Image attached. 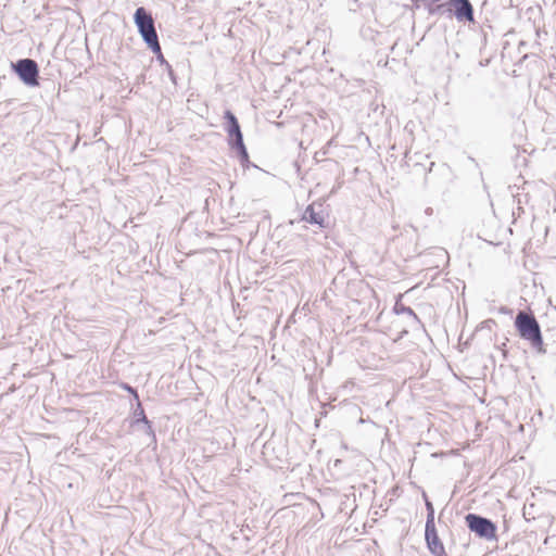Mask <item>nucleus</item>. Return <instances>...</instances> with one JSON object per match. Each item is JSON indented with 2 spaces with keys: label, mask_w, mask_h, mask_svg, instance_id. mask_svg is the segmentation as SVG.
Instances as JSON below:
<instances>
[{
  "label": "nucleus",
  "mask_w": 556,
  "mask_h": 556,
  "mask_svg": "<svg viewBox=\"0 0 556 556\" xmlns=\"http://www.w3.org/2000/svg\"><path fill=\"white\" fill-rule=\"evenodd\" d=\"M514 324L521 339L528 341L538 353H546L540 324L532 313L519 311Z\"/></svg>",
  "instance_id": "nucleus-1"
},
{
  "label": "nucleus",
  "mask_w": 556,
  "mask_h": 556,
  "mask_svg": "<svg viewBox=\"0 0 556 556\" xmlns=\"http://www.w3.org/2000/svg\"><path fill=\"white\" fill-rule=\"evenodd\" d=\"M430 14H447L459 23H475V11L469 0H443L429 7Z\"/></svg>",
  "instance_id": "nucleus-2"
},
{
  "label": "nucleus",
  "mask_w": 556,
  "mask_h": 556,
  "mask_svg": "<svg viewBox=\"0 0 556 556\" xmlns=\"http://www.w3.org/2000/svg\"><path fill=\"white\" fill-rule=\"evenodd\" d=\"M224 118V128L228 135V144L230 146L231 149L237 151V154L242 165H244L245 163H249V153L243 142V135L238 118L229 110L225 111Z\"/></svg>",
  "instance_id": "nucleus-3"
},
{
  "label": "nucleus",
  "mask_w": 556,
  "mask_h": 556,
  "mask_svg": "<svg viewBox=\"0 0 556 556\" xmlns=\"http://www.w3.org/2000/svg\"><path fill=\"white\" fill-rule=\"evenodd\" d=\"M134 22L138 28V33L152 52L159 51V37L156 34L154 20L149 11L143 7L136 9Z\"/></svg>",
  "instance_id": "nucleus-4"
},
{
  "label": "nucleus",
  "mask_w": 556,
  "mask_h": 556,
  "mask_svg": "<svg viewBox=\"0 0 556 556\" xmlns=\"http://www.w3.org/2000/svg\"><path fill=\"white\" fill-rule=\"evenodd\" d=\"M466 526L480 539L496 540V525L489 518L469 513L465 516Z\"/></svg>",
  "instance_id": "nucleus-5"
},
{
  "label": "nucleus",
  "mask_w": 556,
  "mask_h": 556,
  "mask_svg": "<svg viewBox=\"0 0 556 556\" xmlns=\"http://www.w3.org/2000/svg\"><path fill=\"white\" fill-rule=\"evenodd\" d=\"M20 79L27 86L35 87L39 85V68L36 61L31 59H21L13 65Z\"/></svg>",
  "instance_id": "nucleus-6"
},
{
  "label": "nucleus",
  "mask_w": 556,
  "mask_h": 556,
  "mask_svg": "<svg viewBox=\"0 0 556 556\" xmlns=\"http://www.w3.org/2000/svg\"><path fill=\"white\" fill-rule=\"evenodd\" d=\"M328 214L325 211L324 204L320 201H314L304 210L301 220L311 225H317L319 228L328 227Z\"/></svg>",
  "instance_id": "nucleus-7"
},
{
  "label": "nucleus",
  "mask_w": 556,
  "mask_h": 556,
  "mask_svg": "<svg viewBox=\"0 0 556 556\" xmlns=\"http://www.w3.org/2000/svg\"><path fill=\"white\" fill-rule=\"evenodd\" d=\"M425 539L428 545L429 551L432 555H435L438 553L443 554L444 546L437 533L435 526L433 527H426L425 529Z\"/></svg>",
  "instance_id": "nucleus-8"
},
{
  "label": "nucleus",
  "mask_w": 556,
  "mask_h": 556,
  "mask_svg": "<svg viewBox=\"0 0 556 556\" xmlns=\"http://www.w3.org/2000/svg\"><path fill=\"white\" fill-rule=\"evenodd\" d=\"M134 417H135V424L143 422L147 426V432L154 437V431L152 429L151 421L147 418L140 400L137 401V406L134 412Z\"/></svg>",
  "instance_id": "nucleus-9"
},
{
  "label": "nucleus",
  "mask_w": 556,
  "mask_h": 556,
  "mask_svg": "<svg viewBox=\"0 0 556 556\" xmlns=\"http://www.w3.org/2000/svg\"><path fill=\"white\" fill-rule=\"evenodd\" d=\"M394 311L396 314H407L412 318L410 327L416 328L417 326H420L421 323L418 318V316L415 314V312L409 307L405 306L403 304H395Z\"/></svg>",
  "instance_id": "nucleus-10"
},
{
  "label": "nucleus",
  "mask_w": 556,
  "mask_h": 556,
  "mask_svg": "<svg viewBox=\"0 0 556 556\" xmlns=\"http://www.w3.org/2000/svg\"><path fill=\"white\" fill-rule=\"evenodd\" d=\"M424 497H425V502H426L425 504H426V509H427L426 527H433V526H435L434 508H433L432 503L427 498L425 493H424Z\"/></svg>",
  "instance_id": "nucleus-11"
},
{
  "label": "nucleus",
  "mask_w": 556,
  "mask_h": 556,
  "mask_svg": "<svg viewBox=\"0 0 556 556\" xmlns=\"http://www.w3.org/2000/svg\"><path fill=\"white\" fill-rule=\"evenodd\" d=\"M122 388H123L124 390H126L127 392H129V393H130V394L136 399V401H138V400H139L138 392H137V390H136L135 388H132L131 386H129V384H127V383H123V384H122Z\"/></svg>",
  "instance_id": "nucleus-12"
},
{
  "label": "nucleus",
  "mask_w": 556,
  "mask_h": 556,
  "mask_svg": "<svg viewBox=\"0 0 556 556\" xmlns=\"http://www.w3.org/2000/svg\"><path fill=\"white\" fill-rule=\"evenodd\" d=\"M155 55H156V59L157 61L161 63V64H164L166 65V63H168L165 59H164V55L162 53V50H161V46L159 45V51L157 52H153Z\"/></svg>",
  "instance_id": "nucleus-13"
},
{
  "label": "nucleus",
  "mask_w": 556,
  "mask_h": 556,
  "mask_svg": "<svg viewBox=\"0 0 556 556\" xmlns=\"http://www.w3.org/2000/svg\"><path fill=\"white\" fill-rule=\"evenodd\" d=\"M166 68L168 71V75H169L170 79L175 83L174 71L172 70V66L168 63H166Z\"/></svg>",
  "instance_id": "nucleus-14"
},
{
  "label": "nucleus",
  "mask_w": 556,
  "mask_h": 556,
  "mask_svg": "<svg viewBox=\"0 0 556 556\" xmlns=\"http://www.w3.org/2000/svg\"><path fill=\"white\" fill-rule=\"evenodd\" d=\"M434 556H447V554H446L445 549H443V554L438 553V554H435Z\"/></svg>",
  "instance_id": "nucleus-15"
},
{
  "label": "nucleus",
  "mask_w": 556,
  "mask_h": 556,
  "mask_svg": "<svg viewBox=\"0 0 556 556\" xmlns=\"http://www.w3.org/2000/svg\"><path fill=\"white\" fill-rule=\"evenodd\" d=\"M426 213H427V214H431V213H432V208L428 207V208L426 210Z\"/></svg>",
  "instance_id": "nucleus-16"
}]
</instances>
